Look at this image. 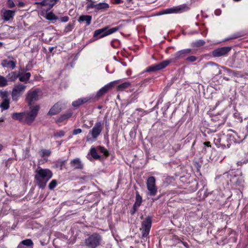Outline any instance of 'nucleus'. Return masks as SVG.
Here are the masks:
<instances>
[{
	"label": "nucleus",
	"instance_id": "1",
	"mask_svg": "<svg viewBox=\"0 0 248 248\" xmlns=\"http://www.w3.org/2000/svg\"><path fill=\"white\" fill-rule=\"evenodd\" d=\"M35 173V182L42 189L46 187V183L53 176V173L49 169H43L40 167H38Z\"/></svg>",
	"mask_w": 248,
	"mask_h": 248
},
{
	"label": "nucleus",
	"instance_id": "2",
	"mask_svg": "<svg viewBox=\"0 0 248 248\" xmlns=\"http://www.w3.org/2000/svg\"><path fill=\"white\" fill-rule=\"evenodd\" d=\"M103 129V123L101 121H98L95 123L92 129L89 132L88 136L86 137V141H95L100 135Z\"/></svg>",
	"mask_w": 248,
	"mask_h": 248
},
{
	"label": "nucleus",
	"instance_id": "3",
	"mask_svg": "<svg viewBox=\"0 0 248 248\" xmlns=\"http://www.w3.org/2000/svg\"><path fill=\"white\" fill-rule=\"evenodd\" d=\"M102 240V237L99 234L93 233L85 239V245L89 248H95L101 244Z\"/></svg>",
	"mask_w": 248,
	"mask_h": 248
},
{
	"label": "nucleus",
	"instance_id": "4",
	"mask_svg": "<svg viewBox=\"0 0 248 248\" xmlns=\"http://www.w3.org/2000/svg\"><path fill=\"white\" fill-rule=\"evenodd\" d=\"M40 93L39 89H32L28 92L26 95V101L30 108L33 107L32 105L39 100Z\"/></svg>",
	"mask_w": 248,
	"mask_h": 248
},
{
	"label": "nucleus",
	"instance_id": "5",
	"mask_svg": "<svg viewBox=\"0 0 248 248\" xmlns=\"http://www.w3.org/2000/svg\"><path fill=\"white\" fill-rule=\"evenodd\" d=\"M26 86L22 84H17L14 85L12 90L11 96L13 101H17L22 94L24 93Z\"/></svg>",
	"mask_w": 248,
	"mask_h": 248
},
{
	"label": "nucleus",
	"instance_id": "6",
	"mask_svg": "<svg viewBox=\"0 0 248 248\" xmlns=\"http://www.w3.org/2000/svg\"><path fill=\"white\" fill-rule=\"evenodd\" d=\"M39 108V106L36 105L31 107L30 112L24 113V120L27 124H31L33 122L37 115Z\"/></svg>",
	"mask_w": 248,
	"mask_h": 248
},
{
	"label": "nucleus",
	"instance_id": "7",
	"mask_svg": "<svg viewBox=\"0 0 248 248\" xmlns=\"http://www.w3.org/2000/svg\"><path fill=\"white\" fill-rule=\"evenodd\" d=\"M155 178L154 176H150L147 180L146 186L148 191V194L152 196H155L157 192V187L155 185Z\"/></svg>",
	"mask_w": 248,
	"mask_h": 248
},
{
	"label": "nucleus",
	"instance_id": "8",
	"mask_svg": "<svg viewBox=\"0 0 248 248\" xmlns=\"http://www.w3.org/2000/svg\"><path fill=\"white\" fill-rule=\"evenodd\" d=\"M188 9L189 8L186 4H183L163 10L160 12V15L172 13H181L187 11Z\"/></svg>",
	"mask_w": 248,
	"mask_h": 248
},
{
	"label": "nucleus",
	"instance_id": "9",
	"mask_svg": "<svg viewBox=\"0 0 248 248\" xmlns=\"http://www.w3.org/2000/svg\"><path fill=\"white\" fill-rule=\"evenodd\" d=\"M227 140V138L224 135H217L214 137V142L218 148L220 147L222 149L229 148L230 144L228 143L226 145Z\"/></svg>",
	"mask_w": 248,
	"mask_h": 248
},
{
	"label": "nucleus",
	"instance_id": "10",
	"mask_svg": "<svg viewBox=\"0 0 248 248\" xmlns=\"http://www.w3.org/2000/svg\"><path fill=\"white\" fill-rule=\"evenodd\" d=\"M9 75L11 76L13 78L11 80H14L18 78L20 81L23 82H27L30 79L31 76L30 73L23 72H19L17 74L13 72L10 74Z\"/></svg>",
	"mask_w": 248,
	"mask_h": 248
},
{
	"label": "nucleus",
	"instance_id": "11",
	"mask_svg": "<svg viewBox=\"0 0 248 248\" xmlns=\"http://www.w3.org/2000/svg\"><path fill=\"white\" fill-rule=\"evenodd\" d=\"M152 226V217H147L141 223L142 236L146 237L149 234Z\"/></svg>",
	"mask_w": 248,
	"mask_h": 248
},
{
	"label": "nucleus",
	"instance_id": "12",
	"mask_svg": "<svg viewBox=\"0 0 248 248\" xmlns=\"http://www.w3.org/2000/svg\"><path fill=\"white\" fill-rule=\"evenodd\" d=\"M191 52V49L189 48L181 50L175 53L172 56V58L171 59L167 60V61H171V62H176L178 60L184 58Z\"/></svg>",
	"mask_w": 248,
	"mask_h": 248
},
{
	"label": "nucleus",
	"instance_id": "13",
	"mask_svg": "<svg viewBox=\"0 0 248 248\" xmlns=\"http://www.w3.org/2000/svg\"><path fill=\"white\" fill-rule=\"evenodd\" d=\"M109 8V5L106 2H100L94 4V2L89 3L86 6V9L89 10L90 9H94L95 12L99 11H104L107 10Z\"/></svg>",
	"mask_w": 248,
	"mask_h": 248
},
{
	"label": "nucleus",
	"instance_id": "14",
	"mask_svg": "<svg viewBox=\"0 0 248 248\" xmlns=\"http://www.w3.org/2000/svg\"><path fill=\"white\" fill-rule=\"evenodd\" d=\"M121 81L120 80H115L109 82V83L105 85L104 87L101 88L96 93V97L100 98L103 96L104 94L107 93V92L110 89H111L115 84Z\"/></svg>",
	"mask_w": 248,
	"mask_h": 248
},
{
	"label": "nucleus",
	"instance_id": "15",
	"mask_svg": "<svg viewBox=\"0 0 248 248\" xmlns=\"http://www.w3.org/2000/svg\"><path fill=\"white\" fill-rule=\"evenodd\" d=\"M171 62V61H164L158 64H154L149 66L146 70V72H155L161 70L165 68Z\"/></svg>",
	"mask_w": 248,
	"mask_h": 248
},
{
	"label": "nucleus",
	"instance_id": "16",
	"mask_svg": "<svg viewBox=\"0 0 248 248\" xmlns=\"http://www.w3.org/2000/svg\"><path fill=\"white\" fill-rule=\"evenodd\" d=\"M230 47H222L214 50L212 52V55L215 57H219L226 55L230 50Z\"/></svg>",
	"mask_w": 248,
	"mask_h": 248
},
{
	"label": "nucleus",
	"instance_id": "17",
	"mask_svg": "<svg viewBox=\"0 0 248 248\" xmlns=\"http://www.w3.org/2000/svg\"><path fill=\"white\" fill-rule=\"evenodd\" d=\"M2 12L3 13L2 18L4 21H6L13 19L16 13L15 11L14 10L5 9H2Z\"/></svg>",
	"mask_w": 248,
	"mask_h": 248
},
{
	"label": "nucleus",
	"instance_id": "18",
	"mask_svg": "<svg viewBox=\"0 0 248 248\" xmlns=\"http://www.w3.org/2000/svg\"><path fill=\"white\" fill-rule=\"evenodd\" d=\"M70 164L71 167L75 170H82L83 169V164L79 158L71 160Z\"/></svg>",
	"mask_w": 248,
	"mask_h": 248
},
{
	"label": "nucleus",
	"instance_id": "19",
	"mask_svg": "<svg viewBox=\"0 0 248 248\" xmlns=\"http://www.w3.org/2000/svg\"><path fill=\"white\" fill-rule=\"evenodd\" d=\"M1 96L4 99L1 103L0 107L3 109H7L9 107L10 103L9 100L7 98V93L6 92H2Z\"/></svg>",
	"mask_w": 248,
	"mask_h": 248
},
{
	"label": "nucleus",
	"instance_id": "20",
	"mask_svg": "<svg viewBox=\"0 0 248 248\" xmlns=\"http://www.w3.org/2000/svg\"><path fill=\"white\" fill-rule=\"evenodd\" d=\"M16 61L3 60L1 62V64L4 67H7L11 69H14L16 67Z\"/></svg>",
	"mask_w": 248,
	"mask_h": 248
},
{
	"label": "nucleus",
	"instance_id": "21",
	"mask_svg": "<svg viewBox=\"0 0 248 248\" xmlns=\"http://www.w3.org/2000/svg\"><path fill=\"white\" fill-rule=\"evenodd\" d=\"M62 110L61 105L57 103L55 104L49 110L48 114L50 115H54L59 113Z\"/></svg>",
	"mask_w": 248,
	"mask_h": 248
},
{
	"label": "nucleus",
	"instance_id": "22",
	"mask_svg": "<svg viewBox=\"0 0 248 248\" xmlns=\"http://www.w3.org/2000/svg\"><path fill=\"white\" fill-rule=\"evenodd\" d=\"M90 99L91 98L89 97L79 98L78 100L72 102V106L74 107H78L82 104L87 103L90 100Z\"/></svg>",
	"mask_w": 248,
	"mask_h": 248
},
{
	"label": "nucleus",
	"instance_id": "23",
	"mask_svg": "<svg viewBox=\"0 0 248 248\" xmlns=\"http://www.w3.org/2000/svg\"><path fill=\"white\" fill-rule=\"evenodd\" d=\"M107 31L106 28H103L99 30H97L94 31L93 36L94 37H98V38H100L102 37H103L104 36H107V35H106Z\"/></svg>",
	"mask_w": 248,
	"mask_h": 248
},
{
	"label": "nucleus",
	"instance_id": "24",
	"mask_svg": "<svg viewBox=\"0 0 248 248\" xmlns=\"http://www.w3.org/2000/svg\"><path fill=\"white\" fill-rule=\"evenodd\" d=\"M57 1V0H44L37 3L42 6H48L49 9H50L56 4Z\"/></svg>",
	"mask_w": 248,
	"mask_h": 248
},
{
	"label": "nucleus",
	"instance_id": "25",
	"mask_svg": "<svg viewBox=\"0 0 248 248\" xmlns=\"http://www.w3.org/2000/svg\"><path fill=\"white\" fill-rule=\"evenodd\" d=\"M18 245L23 246V247H26L30 248H33L34 244L31 239H26L21 241Z\"/></svg>",
	"mask_w": 248,
	"mask_h": 248
},
{
	"label": "nucleus",
	"instance_id": "26",
	"mask_svg": "<svg viewBox=\"0 0 248 248\" xmlns=\"http://www.w3.org/2000/svg\"><path fill=\"white\" fill-rule=\"evenodd\" d=\"M207 64L213 66V68L211 69L213 75H217L220 73V70L219 69L218 66L217 64L213 62H209Z\"/></svg>",
	"mask_w": 248,
	"mask_h": 248
},
{
	"label": "nucleus",
	"instance_id": "27",
	"mask_svg": "<svg viewBox=\"0 0 248 248\" xmlns=\"http://www.w3.org/2000/svg\"><path fill=\"white\" fill-rule=\"evenodd\" d=\"M92 16H81L78 19L79 22L85 21L86 26H88L91 24Z\"/></svg>",
	"mask_w": 248,
	"mask_h": 248
},
{
	"label": "nucleus",
	"instance_id": "28",
	"mask_svg": "<svg viewBox=\"0 0 248 248\" xmlns=\"http://www.w3.org/2000/svg\"><path fill=\"white\" fill-rule=\"evenodd\" d=\"M131 84L130 82H125L120 85H119L117 87V90L119 91H122L124 90L127 89L131 86Z\"/></svg>",
	"mask_w": 248,
	"mask_h": 248
},
{
	"label": "nucleus",
	"instance_id": "29",
	"mask_svg": "<svg viewBox=\"0 0 248 248\" xmlns=\"http://www.w3.org/2000/svg\"><path fill=\"white\" fill-rule=\"evenodd\" d=\"M12 117L14 120L22 121L24 120V113H14Z\"/></svg>",
	"mask_w": 248,
	"mask_h": 248
},
{
	"label": "nucleus",
	"instance_id": "30",
	"mask_svg": "<svg viewBox=\"0 0 248 248\" xmlns=\"http://www.w3.org/2000/svg\"><path fill=\"white\" fill-rule=\"evenodd\" d=\"M142 202V197L140 196L138 192H136V201L134 205L135 207H140Z\"/></svg>",
	"mask_w": 248,
	"mask_h": 248
},
{
	"label": "nucleus",
	"instance_id": "31",
	"mask_svg": "<svg viewBox=\"0 0 248 248\" xmlns=\"http://www.w3.org/2000/svg\"><path fill=\"white\" fill-rule=\"evenodd\" d=\"M72 113L68 112L62 115L58 119L57 122L59 123L62 122L65 120L71 117Z\"/></svg>",
	"mask_w": 248,
	"mask_h": 248
},
{
	"label": "nucleus",
	"instance_id": "32",
	"mask_svg": "<svg viewBox=\"0 0 248 248\" xmlns=\"http://www.w3.org/2000/svg\"><path fill=\"white\" fill-rule=\"evenodd\" d=\"M39 153L42 157H44L46 156H48L51 154V151L47 149H42Z\"/></svg>",
	"mask_w": 248,
	"mask_h": 248
},
{
	"label": "nucleus",
	"instance_id": "33",
	"mask_svg": "<svg viewBox=\"0 0 248 248\" xmlns=\"http://www.w3.org/2000/svg\"><path fill=\"white\" fill-rule=\"evenodd\" d=\"M90 153L91 154L92 156L95 159H98L100 158V156L98 155V153L96 152V149L95 148H92L90 150Z\"/></svg>",
	"mask_w": 248,
	"mask_h": 248
},
{
	"label": "nucleus",
	"instance_id": "34",
	"mask_svg": "<svg viewBox=\"0 0 248 248\" xmlns=\"http://www.w3.org/2000/svg\"><path fill=\"white\" fill-rule=\"evenodd\" d=\"M205 41L203 40H199L192 43V46L194 47H200L204 45Z\"/></svg>",
	"mask_w": 248,
	"mask_h": 248
},
{
	"label": "nucleus",
	"instance_id": "35",
	"mask_svg": "<svg viewBox=\"0 0 248 248\" xmlns=\"http://www.w3.org/2000/svg\"><path fill=\"white\" fill-rule=\"evenodd\" d=\"M120 28L119 27H115L112 28L109 30H107L106 35H109L119 30Z\"/></svg>",
	"mask_w": 248,
	"mask_h": 248
},
{
	"label": "nucleus",
	"instance_id": "36",
	"mask_svg": "<svg viewBox=\"0 0 248 248\" xmlns=\"http://www.w3.org/2000/svg\"><path fill=\"white\" fill-rule=\"evenodd\" d=\"M46 18L50 20H55L58 19V17L52 12H49L46 14Z\"/></svg>",
	"mask_w": 248,
	"mask_h": 248
},
{
	"label": "nucleus",
	"instance_id": "37",
	"mask_svg": "<svg viewBox=\"0 0 248 248\" xmlns=\"http://www.w3.org/2000/svg\"><path fill=\"white\" fill-rule=\"evenodd\" d=\"M57 185V181L55 179L52 180L48 185V188L50 190L53 189Z\"/></svg>",
	"mask_w": 248,
	"mask_h": 248
},
{
	"label": "nucleus",
	"instance_id": "38",
	"mask_svg": "<svg viewBox=\"0 0 248 248\" xmlns=\"http://www.w3.org/2000/svg\"><path fill=\"white\" fill-rule=\"evenodd\" d=\"M7 85V80L3 77L0 76V87H4Z\"/></svg>",
	"mask_w": 248,
	"mask_h": 248
},
{
	"label": "nucleus",
	"instance_id": "39",
	"mask_svg": "<svg viewBox=\"0 0 248 248\" xmlns=\"http://www.w3.org/2000/svg\"><path fill=\"white\" fill-rule=\"evenodd\" d=\"M74 28V25L71 24H68L65 28L64 32H68L72 30Z\"/></svg>",
	"mask_w": 248,
	"mask_h": 248
},
{
	"label": "nucleus",
	"instance_id": "40",
	"mask_svg": "<svg viewBox=\"0 0 248 248\" xmlns=\"http://www.w3.org/2000/svg\"><path fill=\"white\" fill-rule=\"evenodd\" d=\"M65 134V132L63 130H60L54 134V136L56 137H62Z\"/></svg>",
	"mask_w": 248,
	"mask_h": 248
},
{
	"label": "nucleus",
	"instance_id": "41",
	"mask_svg": "<svg viewBox=\"0 0 248 248\" xmlns=\"http://www.w3.org/2000/svg\"><path fill=\"white\" fill-rule=\"evenodd\" d=\"M99 149L101 153H103L104 155H105L107 156L108 155V151L104 147L100 146V147H99Z\"/></svg>",
	"mask_w": 248,
	"mask_h": 248
},
{
	"label": "nucleus",
	"instance_id": "42",
	"mask_svg": "<svg viewBox=\"0 0 248 248\" xmlns=\"http://www.w3.org/2000/svg\"><path fill=\"white\" fill-rule=\"evenodd\" d=\"M197 59V58L194 56H189L186 59V60L188 61V62H194L195 61H196Z\"/></svg>",
	"mask_w": 248,
	"mask_h": 248
},
{
	"label": "nucleus",
	"instance_id": "43",
	"mask_svg": "<svg viewBox=\"0 0 248 248\" xmlns=\"http://www.w3.org/2000/svg\"><path fill=\"white\" fill-rule=\"evenodd\" d=\"M7 4L8 7L10 8H13L15 6V4L12 0H8Z\"/></svg>",
	"mask_w": 248,
	"mask_h": 248
},
{
	"label": "nucleus",
	"instance_id": "44",
	"mask_svg": "<svg viewBox=\"0 0 248 248\" xmlns=\"http://www.w3.org/2000/svg\"><path fill=\"white\" fill-rule=\"evenodd\" d=\"M60 19L62 22H66L69 20V17L67 16H64L61 17Z\"/></svg>",
	"mask_w": 248,
	"mask_h": 248
},
{
	"label": "nucleus",
	"instance_id": "45",
	"mask_svg": "<svg viewBox=\"0 0 248 248\" xmlns=\"http://www.w3.org/2000/svg\"><path fill=\"white\" fill-rule=\"evenodd\" d=\"M82 132V130L80 128L76 129L73 131V135H77Z\"/></svg>",
	"mask_w": 248,
	"mask_h": 248
},
{
	"label": "nucleus",
	"instance_id": "46",
	"mask_svg": "<svg viewBox=\"0 0 248 248\" xmlns=\"http://www.w3.org/2000/svg\"><path fill=\"white\" fill-rule=\"evenodd\" d=\"M137 111H138L139 112H140V116H143V115H144L145 114H146V111H144L141 108H139V109H137Z\"/></svg>",
	"mask_w": 248,
	"mask_h": 248
},
{
	"label": "nucleus",
	"instance_id": "47",
	"mask_svg": "<svg viewBox=\"0 0 248 248\" xmlns=\"http://www.w3.org/2000/svg\"><path fill=\"white\" fill-rule=\"evenodd\" d=\"M138 208H139V207H135V205H133V210H132L131 211V214L133 215L136 212V211L137 210Z\"/></svg>",
	"mask_w": 248,
	"mask_h": 248
},
{
	"label": "nucleus",
	"instance_id": "48",
	"mask_svg": "<svg viewBox=\"0 0 248 248\" xmlns=\"http://www.w3.org/2000/svg\"><path fill=\"white\" fill-rule=\"evenodd\" d=\"M215 14L217 16H219L221 14V11L219 9L216 10L215 11Z\"/></svg>",
	"mask_w": 248,
	"mask_h": 248
},
{
	"label": "nucleus",
	"instance_id": "49",
	"mask_svg": "<svg viewBox=\"0 0 248 248\" xmlns=\"http://www.w3.org/2000/svg\"><path fill=\"white\" fill-rule=\"evenodd\" d=\"M246 162L244 161V162H241V161H238L237 163V164L238 166H239V165H241L243 163H246Z\"/></svg>",
	"mask_w": 248,
	"mask_h": 248
},
{
	"label": "nucleus",
	"instance_id": "50",
	"mask_svg": "<svg viewBox=\"0 0 248 248\" xmlns=\"http://www.w3.org/2000/svg\"><path fill=\"white\" fill-rule=\"evenodd\" d=\"M122 2V0H115V3L116 4H119Z\"/></svg>",
	"mask_w": 248,
	"mask_h": 248
},
{
	"label": "nucleus",
	"instance_id": "51",
	"mask_svg": "<svg viewBox=\"0 0 248 248\" xmlns=\"http://www.w3.org/2000/svg\"><path fill=\"white\" fill-rule=\"evenodd\" d=\"M204 144L205 145H207V146H208V145H209V144H210V142H205L204 143Z\"/></svg>",
	"mask_w": 248,
	"mask_h": 248
},
{
	"label": "nucleus",
	"instance_id": "52",
	"mask_svg": "<svg viewBox=\"0 0 248 248\" xmlns=\"http://www.w3.org/2000/svg\"><path fill=\"white\" fill-rule=\"evenodd\" d=\"M64 161L61 162V164H60L61 167H62V165L64 164Z\"/></svg>",
	"mask_w": 248,
	"mask_h": 248
},
{
	"label": "nucleus",
	"instance_id": "53",
	"mask_svg": "<svg viewBox=\"0 0 248 248\" xmlns=\"http://www.w3.org/2000/svg\"><path fill=\"white\" fill-rule=\"evenodd\" d=\"M183 243L185 247H187V243H186L183 242Z\"/></svg>",
	"mask_w": 248,
	"mask_h": 248
},
{
	"label": "nucleus",
	"instance_id": "54",
	"mask_svg": "<svg viewBox=\"0 0 248 248\" xmlns=\"http://www.w3.org/2000/svg\"><path fill=\"white\" fill-rule=\"evenodd\" d=\"M2 148V146L1 144H0V151L1 150Z\"/></svg>",
	"mask_w": 248,
	"mask_h": 248
},
{
	"label": "nucleus",
	"instance_id": "55",
	"mask_svg": "<svg viewBox=\"0 0 248 248\" xmlns=\"http://www.w3.org/2000/svg\"><path fill=\"white\" fill-rule=\"evenodd\" d=\"M19 5H21V6H22L23 5V3H22V2H20L19 3Z\"/></svg>",
	"mask_w": 248,
	"mask_h": 248
},
{
	"label": "nucleus",
	"instance_id": "56",
	"mask_svg": "<svg viewBox=\"0 0 248 248\" xmlns=\"http://www.w3.org/2000/svg\"><path fill=\"white\" fill-rule=\"evenodd\" d=\"M4 120L3 119H0V122H3Z\"/></svg>",
	"mask_w": 248,
	"mask_h": 248
},
{
	"label": "nucleus",
	"instance_id": "57",
	"mask_svg": "<svg viewBox=\"0 0 248 248\" xmlns=\"http://www.w3.org/2000/svg\"><path fill=\"white\" fill-rule=\"evenodd\" d=\"M132 0H128V1H131Z\"/></svg>",
	"mask_w": 248,
	"mask_h": 248
},
{
	"label": "nucleus",
	"instance_id": "58",
	"mask_svg": "<svg viewBox=\"0 0 248 248\" xmlns=\"http://www.w3.org/2000/svg\"><path fill=\"white\" fill-rule=\"evenodd\" d=\"M1 46V44H0V46Z\"/></svg>",
	"mask_w": 248,
	"mask_h": 248
}]
</instances>
